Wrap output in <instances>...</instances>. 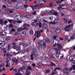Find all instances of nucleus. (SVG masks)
I'll return each mask as SVG.
<instances>
[{
  "label": "nucleus",
  "instance_id": "1",
  "mask_svg": "<svg viewBox=\"0 0 75 75\" xmlns=\"http://www.w3.org/2000/svg\"><path fill=\"white\" fill-rule=\"evenodd\" d=\"M72 69H73L72 67H71L70 69H68L67 68H65L64 69L63 71L65 73L68 74V73H69L70 71H72Z\"/></svg>",
  "mask_w": 75,
  "mask_h": 75
},
{
  "label": "nucleus",
  "instance_id": "2",
  "mask_svg": "<svg viewBox=\"0 0 75 75\" xmlns=\"http://www.w3.org/2000/svg\"><path fill=\"white\" fill-rule=\"evenodd\" d=\"M33 53H32V55H30V57H31L30 60H31V61H33V59H34V57H33V56H35V53H34V51H36V49L35 48H33Z\"/></svg>",
  "mask_w": 75,
  "mask_h": 75
},
{
  "label": "nucleus",
  "instance_id": "3",
  "mask_svg": "<svg viewBox=\"0 0 75 75\" xmlns=\"http://www.w3.org/2000/svg\"><path fill=\"white\" fill-rule=\"evenodd\" d=\"M56 51V57L58 58L59 57V55L61 54V50H58V49H55V50H54Z\"/></svg>",
  "mask_w": 75,
  "mask_h": 75
},
{
  "label": "nucleus",
  "instance_id": "4",
  "mask_svg": "<svg viewBox=\"0 0 75 75\" xmlns=\"http://www.w3.org/2000/svg\"><path fill=\"white\" fill-rule=\"evenodd\" d=\"M57 47L58 48H53V49L54 50H57V49H58L60 51H61L60 50L61 49H62V46L61 44H57Z\"/></svg>",
  "mask_w": 75,
  "mask_h": 75
},
{
  "label": "nucleus",
  "instance_id": "5",
  "mask_svg": "<svg viewBox=\"0 0 75 75\" xmlns=\"http://www.w3.org/2000/svg\"><path fill=\"white\" fill-rule=\"evenodd\" d=\"M41 34V32L40 31H37L35 33V36L37 38H39L40 36V34Z\"/></svg>",
  "mask_w": 75,
  "mask_h": 75
},
{
  "label": "nucleus",
  "instance_id": "6",
  "mask_svg": "<svg viewBox=\"0 0 75 75\" xmlns=\"http://www.w3.org/2000/svg\"><path fill=\"white\" fill-rule=\"evenodd\" d=\"M71 27V25H69L67 26H66L64 30L65 31H69L71 30V28H70Z\"/></svg>",
  "mask_w": 75,
  "mask_h": 75
},
{
  "label": "nucleus",
  "instance_id": "7",
  "mask_svg": "<svg viewBox=\"0 0 75 75\" xmlns=\"http://www.w3.org/2000/svg\"><path fill=\"white\" fill-rule=\"evenodd\" d=\"M26 26H27V23H24L23 25V27L24 28L23 29V30H25V31H27V30H28V28L26 27Z\"/></svg>",
  "mask_w": 75,
  "mask_h": 75
},
{
  "label": "nucleus",
  "instance_id": "8",
  "mask_svg": "<svg viewBox=\"0 0 75 75\" xmlns=\"http://www.w3.org/2000/svg\"><path fill=\"white\" fill-rule=\"evenodd\" d=\"M55 31L57 34L59 33L61 31V29L59 28H56L55 29Z\"/></svg>",
  "mask_w": 75,
  "mask_h": 75
},
{
  "label": "nucleus",
  "instance_id": "9",
  "mask_svg": "<svg viewBox=\"0 0 75 75\" xmlns=\"http://www.w3.org/2000/svg\"><path fill=\"white\" fill-rule=\"evenodd\" d=\"M42 27L43 28L47 29L48 28V25L45 23H43L42 25Z\"/></svg>",
  "mask_w": 75,
  "mask_h": 75
},
{
  "label": "nucleus",
  "instance_id": "10",
  "mask_svg": "<svg viewBox=\"0 0 75 75\" xmlns=\"http://www.w3.org/2000/svg\"><path fill=\"white\" fill-rule=\"evenodd\" d=\"M11 62L12 63H16V64H18V59H12Z\"/></svg>",
  "mask_w": 75,
  "mask_h": 75
},
{
  "label": "nucleus",
  "instance_id": "11",
  "mask_svg": "<svg viewBox=\"0 0 75 75\" xmlns=\"http://www.w3.org/2000/svg\"><path fill=\"white\" fill-rule=\"evenodd\" d=\"M0 45L1 47H3L5 45V42L3 41H0Z\"/></svg>",
  "mask_w": 75,
  "mask_h": 75
},
{
  "label": "nucleus",
  "instance_id": "12",
  "mask_svg": "<svg viewBox=\"0 0 75 75\" xmlns=\"http://www.w3.org/2000/svg\"><path fill=\"white\" fill-rule=\"evenodd\" d=\"M6 64L5 66L6 67H8L9 65H10V63L9 61H6Z\"/></svg>",
  "mask_w": 75,
  "mask_h": 75
},
{
  "label": "nucleus",
  "instance_id": "13",
  "mask_svg": "<svg viewBox=\"0 0 75 75\" xmlns=\"http://www.w3.org/2000/svg\"><path fill=\"white\" fill-rule=\"evenodd\" d=\"M23 30V29H22V28L21 27L19 28L17 30V33H18V34H20V32L21 31H22V30Z\"/></svg>",
  "mask_w": 75,
  "mask_h": 75
},
{
  "label": "nucleus",
  "instance_id": "14",
  "mask_svg": "<svg viewBox=\"0 0 75 75\" xmlns=\"http://www.w3.org/2000/svg\"><path fill=\"white\" fill-rule=\"evenodd\" d=\"M32 69V68H31V66H28L27 68L26 69V72H28V71H30V70H31ZM28 70H29V71Z\"/></svg>",
  "mask_w": 75,
  "mask_h": 75
},
{
  "label": "nucleus",
  "instance_id": "15",
  "mask_svg": "<svg viewBox=\"0 0 75 75\" xmlns=\"http://www.w3.org/2000/svg\"><path fill=\"white\" fill-rule=\"evenodd\" d=\"M20 35L21 37H25V33L23 32L20 34Z\"/></svg>",
  "mask_w": 75,
  "mask_h": 75
},
{
  "label": "nucleus",
  "instance_id": "16",
  "mask_svg": "<svg viewBox=\"0 0 75 75\" xmlns=\"http://www.w3.org/2000/svg\"><path fill=\"white\" fill-rule=\"evenodd\" d=\"M42 5L41 4H40L38 5V4H37L36 5H34V7H41L42 6Z\"/></svg>",
  "mask_w": 75,
  "mask_h": 75
},
{
  "label": "nucleus",
  "instance_id": "17",
  "mask_svg": "<svg viewBox=\"0 0 75 75\" xmlns=\"http://www.w3.org/2000/svg\"><path fill=\"white\" fill-rule=\"evenodd\" d=\"M25 17L27 18L28 19H31V15H25Z\"/></svg>",
  "mask_w": 75,
  "mask_h": 75
},
{
  "label": "nucleus",
  "instance_id": "18",
  "mask_svg": "<svg viewBox=\"0 0 75 75\" xmlns=\"http://www.w3.org/2000/svg\"><path fill=\"white\" fill-rule=\"evenodd\" d=\"M19 3L20 2H18L16 5V8H17V9H18V8H19V7H20V6H19V5H20V4L18 3Z\"/></svg>",
  "mask_w": 75,
  "mask_h": 75
},
{
  "label": "nucleus",
  "instance_id": "19",
  "mask_svg": "<svg viewBox=\"0 0 75 75\" xmlns=\"http://www.w3.org/2000/svg\"><path fill=\"white\" fill-rule=\"evenodd\" d=\"M18 15H16L14 18V19L16 21H17L18 20V19L19 18V17H18Z\"/></svg>",
  "mask_w": 75,
  "mask_h": 75
},
{
  "label": "nucleus",
  "instance_id": "20",
  "mask_svg": "<svg viewBox=\"0 0 75 75\" xmlns=\"http://www.w3.org/2000/svg\"><path fill=\"white\" fill-rule=\"evenodd\" d=\"M23 45L24 47H27L28 46L27 44L26 43H24L23 44Z\"/></svg>",
  "mask_w": 75,
  "mask_h": 75
},
{
  "label": "nucleus",
  "instance_id": "21",
  "mask_svg": "<svg viewBox=\"0 0 75 75\" xmlns=\"http://www.w3.org/2000/svg\"><path fill=\"white\" fill-rule=\"evenodd\" d=\"M4 21H3V19H0V24L1 25H3L4 24Z\"/></svg>",
  "mask_w": 75,
  "mask_h": 75
},
{
  "label": "nucleus",
  "instance_id": "22",
  "mask_svg": "<svg viewBox=\"0 0 75 75\" xmlns=\"http://www.w3.org/2000/svg\"><path fill=\"white\" fill-rule=\"evenodd\" d=\"M6 56H7L8 57H12V55L10 54L9 53H6Z\"/></svg>",
  "mask_w": 75,
  "mask_h": 75
},
{
  "label": "nucleus",
  "instance_id": "23",
  "mask_svg": "<svg viewBox=\"0 0 75 75\" xmlns=\"http://www.w3.org/2000/svg\"><path fill=\"white\" fill-rule=\"evenodd\" d=\"M74 56H72L71 57H70L69 59L71 61L72 60H73V59H74Z\"/></svg>",
  "mask_w": 75,
  "mask_h": 75
},
{
  "label": "nucleus",
  "instance_id": "24",
  "mask_svg": "<svg viewBox=\"0 0 75 75\" xmlns=\"http://www.w3.org/2000/svg\"><path fill=\"white\" fill-rule=\"evenodd\" d=\"M50 65L51 66H54V67H55L56 66V65L54 63H53L52 62H51L50 63Z\"/></svg>",
  "mask_w": 75,
  "mask_h": 75
},
{
  "label": "nucleus",
  "instance_id": "25",
  "mask_svg": "<svg viewBox=\"0 0 75 75\" xmlns=\"http://www.w3.org/2000/svg\"><path fill=\"white\" fill-rule=\"evenodd\" d=\"M45 41L46 42H50V40L48 38H46L45 39Z\"/></svg>",
  "mask_w": 75,
  "mask_h": 75
},
{
  "label": "nucleus",
  "instance_id": "26",
  "mask_svg": "<svg viewBox=\"0 0 75 75\" xmlns=\"http://www.w3.org/2000/svg\"><path fill=\"white\" fill-rule=\"evenodd\" d=\"M62 6L60 5L58 7H57V8L58 10H59V11H61V10H60L59 9H61L62 8Z\"/></svg>",
  "mask_w": 75,
  "mask_h": 75
},
{
  "label": "nucleus",
  "instance_id": "27",
  "mask_svg": "<svg viewBox=\"0 0 75 75\" xmlns=\"http://www.w3.org/2000/svg\"><path fill=\"white\" fill-rule=\"evenodd\" d=\"M30 34L33 35L34 34V32L33 30H31L30 31Z\"/></svg>",
  "mask_w": 75,
  "mask_h": 75
},
{
  "label": "nucleus",
  "instance_id": "28",
  "mask_svg": "<svg viewBox=\"0 0 75 75\" xmlns=\"http://www.w3.org/2000/svg\"><path fill=\"white\" fill-rule=\"evenodd\" d=\"M49 24H56V23L55 22L51 21V22H49Z\"/></svg>",
  "mask_w": 75,
  "mask_h": 75
},
{
  "label": "nucleus",
  "instance_id": "29",
  "mask_svg": "<svg viewBox=\"0 0 75 75\" xmlns=\"http://www.w3.org/2000/svg\"><path fill=\"white\" fill-rule=\"evenodd\" d=\"M23 16L21 15H18V17H19V18H20V19H22L23 18Z\"/></svg>",
  "mask_w": 75,
  "mask_h": 75
},
{
  "label": "nucleus",
  "instance_id": "30",
  "mask_svg": "<svg viewBox=\"0 0 75 75\" xmlns=\"http://www.w3.org/2000/svg\"><path fill=\"white\" fill-rule=\"evenodd\" d=\"M55 12V11L53 10H52L50 12V13L51 14H53Z\"/></svg>",
  "mask_w": 75,
  "mask_h": 75
},
{
  "label": "nucleus",
  "instance_id": "31",
  "mask_svg": "<svg viewBox=\"0 0 75 75\" xmlns=\"http://www.w3.org/2000/svg\"><path fill=\"white\" fill-rule=\"evenodd\" d=\"M12 48H13L14 49H16L17 48V46L15 45H14L12 46Z\"/></svg>",
  "mask_w": 75,
  "mask_h": 75
},
{
  "label": "nucleus",
  "instance_id": "32",
  "mask_svg": "<svg viewBox=\"0 0 75 75\" xmlns=\"http://www.w3.org/2000/svg\"><path fill=\"white\" fill-rule=\"evenodd\" d=\"M25 68V67L24 66H23L22 67V68H21V70L22 71L23 70H24V69Z\"/></svg>",
  "mask_w": 75,
  "mask_h": 75
},
{
  "label": "nucleus",
  "instance_id": "33",
  "mask_svg": "<svg viewBox=\"0 0 75 75\" xmlns=\"http://www.w3.org/2000/svg\"><path fill=\"white\" fill-rule=\"evenodd\" d=\"M9 23H12V19H7Z\"/></svg>",
  "mask_w": 75,
  "mask_h": 75
},
{
  "label": "nucleus",
  "instance_id": "34",
  "mask_svg": "<svg viewBox=\"0 0 75 75\" xmlns=\"http://www.w3.org/2000/svg\"><path fill=\"white\" fill-rule=\"evenodd\" d=\"M25 52H27L28 53H29V49H27L25 50Z\"/></svg>",
  "mask_w": 75,
  "mask_h": 75
},
{
  "label": "nucleus",
  "instance_id": "35",
  "mask_svg": "<svg viewBox=\"0 0 75 75\" xmlns=\"http://www.w3.org/2000/svg\"><path fill=\"white\" fill-rule=\"evenodd\" d=\"M11 31H12L13 32H15L16 31V30L14 29V28H12L11 29Z\"/></svg>",
  "mask_w": 75,
  "mask_h": 75
},
{
  "label": "nucleus",
  "instance_id": "36",
  "mask_svg": "<svg viewBox=\"0 0 75 75\" xmlns=\"http://www.w3.org/2000/svg\"><path fill=\"white\" fill-rule=\"evenodd\" d=\"M50 70H48L46 71L45 72V74H48V73H49L50 72Z\"/></svg>",
  "mask_w": 75,
  "mask_h": 75
},
{
  "label": "nucleus",
  "instance_id": "37",
  "mask_svg": "<svg viewBox=\"0 0 75 75\" xmlns=\"http://www.w3.org/2000/svg\"><path fill=\"white\" fill-rule=\"evenodd\" d=\"M9 27H10V28H13V25L12 24H11L9 25Z\"/></svg>",
  "mask_w": 75,
  "mask_h": 75
},
{
  "label": "nucleus",
  "instance_id": "38",
  "mask_svg": "<svg viewBox=\"0 0 75 75\" xmlns=\"http://www.w3.org/2000/svg\"><path fill=\"white\" fill-rule=\"evenodd\" d=\"M10 39V37H8L7 38H6V41H8V40H9Z\"/></svg>",
  "mask_w": 75,
  "mask_h": 75
},
{
  "label": "nucleus",
  "instance_id": "39",
  "mask_svg": "<svg viewBox=\"0 0 75 75\" xmlns=\"http://www.w3.org/2000/svg\"><path fill=\"white\" fill-rule=\"evenodd\" d=\"M28 72L26 75H29L30 74H31L30 71H28L27 72Z\"/></svg>",
  "mask_w": 75,
  "mask_h": 75
},
{
  "label": "nucleus",
  "instance_id": "40",
  "mask_svg": "<svg viewBox=\"0 0 75 75\" xmlns=\"http://www.w3.org/2000/svg\"><path fill=\"white\" fill-rule=\"evenodd\" d=\"M72 68H73V70H75V65H73L72 66Z\"/></svg>",
  "mask_w": 75,
  "mask_h": 75
},
{
  "label": "nucleus",
  "instance_id": "41",
  "mask_svg": "<svg viewBox=\"0 0 75 75\" xmlns=\"http://www.w3.org/2000/svg\"><path fill=\"white\" fill-rule=\"evenodd\" d=\"M42 26V25L41 24V23H40L39 24V27L40 28H41Z\"/></svg>",
  "mask_w": 75,
  "mask_h": 75
},
{
  "label": "nucleus",
  "instance_id": "42",
  "mask_svg": "<svg viewBox=\"0 0 75 75\" xmlns=\"http://www.w3.org/2000/svg\"><path fill=\"white\" fill-rule=\"evenodd\" d=\"M15 75H22V74H21V73H16L15 74Z\"/></svg>",
  "mask_w": 75,
  "mask_h": 75
},
{
  "label": "nucleus",
  "instance_id": "43",
  "mask_svg": "<svg viewBox=\"0 0 75 75\" xmlns=\"http://www.w3.org/2000/svg\"><path fill=\"white\" fill-rule=\"evenodd\" d=\"M1 50H2V51H4L6 50V49L4 47L2 48H1Z\"/></svg>",
  "mask_w": 75,
  "mask_h": 75
},
{
  "label": "nucleus",
  "instance_id": "44",
  "mask_svg": "<svg viewBox=\"0 0 75 75\" xmlns=\"http://www.w3.org/2000/svg\"><path fill=\"white\" fill-rule=\"evenodd\" d=\"M18 23H22V21H17Z\"/></svg>",
  "mask_w": 75,
  "mask_h": 75
},
{
  "label": "nucleus",
  "instance_id": "45",
  "mask_svg": "<svg viewBox=\"0 0 75 75\" xmlns=\"http://www.w3.org/2000/svg\"><path fill=\"white\" fill-rule=\"evenodd\" d=\"M4 24H6L8 23V21H7V20L5 21H4Z\"/></svg>",
  "mask_w": 75,
  "mask_h": 75
},
{
  "label": "nucleus",
  "instance_id": "46",
  "mask_svg": "<svg viewBox=\"0 0 75 75\" xmlns=\"http://www.w3.org/2000/svg\"><path fill=\"white\" fill-rule=\"evenodd\" d=\"M39 45L42 47V43L41 42H38Z\"/></svg>",
  "mask_w": 75,
  "mask_h": 75
},
{
  "label": "nucleus",
  "instance_id": "47",
  "mask_svg": "<svg viewBox=\"0 0 75 75\" xmlns=\"http://www.w3.org/2000/svg\"><path fill=\"white\" fill-rule=\"evenodd\" d=\"M23 8L22 6H19L18 9H20V10H21V9H23Z\"/></svg>",
  "mask_w": 75,
  "mask_h": 75
},
{
  "label": "nucleus",
  "instance_id": "48",
  "mask_svg": "<svg viewBox=\"0 0 75 75\" xmlns=\"http://www.w3.org/2000/svg\"><path fill=\"white\" fill-rule=\"evenodd\" d=\"M75 38V37L74 36H71V40H74Z\"/></svg>",
  "mask_w": 75,
  "mask_h": 75
},
{
  "label": "nucleus",
  "instance_id": "49",
  "mask_svg": "<svg viewBox=\"0 0 75 75\" xmlns=\"http://www.w3.org/2000/svg\"><path fill=\"white\" fill-rule=\"evenodd\" d=\"M6 59L7 60V61H9L11 60V59L10 58H8Z\"/></svg>",
  "mask_w": 75,
  "mask_h": 75
},
{
  "label": "nucleus",
  "instance_id": "50",
  "mask_svg": "<svg viewBox=\"0 0 75 75\" xmlns=\"http://www.w3.org/2000/svg\"><path fill=\"white\" fill-rule=\"evenodd\" d=\"M0 35H2V36H4V35L3 34L2 32L0 33Z\"/></svg>",
  "mask_w": 75,
  "mask_h": 75
},
{
  "label": "nucleus",
  "instance_id": "51",
  "mask_svg": "<svg viewBox=\"0 0 75 75\" xmlns=\"http://www.w3.org/2000/svg\"><path fill=\"white\" fill-rule=\"evenodd\" d=\"M68 36H66L65 38V41H67V40H68Z\"/></svg>",
  "mask_w": 75,
  "mask_h": 75
},
{
  "label": "nucleus",
  "instance_id": "52",
  "mask_svg": "<svg viewBox=\"0 0 75 75\" xmlns=\"http://www.w3.org/2000/svg\"><path fill=\"white\" fill-rule=\"evenodd\" d=\"M54 15L55 16H57L58 15V14H57V13L56 12H54Z\"/></svg>",
  "mask_w": 75,
  "mask_h": 75
},
{
  "label": "nucleus",
  "instance_id": "53",
  "mask_svg": "<svg viewBox=\"0 0 75 75\" xmlns=\"http://www.w3.org/2000/svg\"><path fill=\"white\" fill-rule=\"evenodd\" d=\"M24 6L25 8H27V6H28V5L27 4L24 5Z\"/></svg>",
  "mask_w": 75,
  "mask_h": 75
},
{
  "label": "nucleus",
  "instance_id": "54",
  "mask_svg": "<svg viewBox=\"0 0 75 75\" xmlns=\"http://www.w3.org/2000/svg\"><path fill=\"white\" fill-rule=\"evenodd\" d=\"M49 4L50 7H52V3H50Z\"/></svg>",
  "mask_w": 75,
  "mask_h": 75
},
{
  "label": "nucleus",
  "instance_id": "55",
  "mask_svg": "<svg viewBox=\"0 0 75 75\" xmlns=\"http://www.w3.org/2000/svg\"><path fill=\"white\" fill-rule=\"evenodd\" d=\"M9 9H6L5 11H6V12H7V11H9Z\"/></svg>",
  "mask_w": 75,
  "mask_h": 75
},
{
  "label": "nucleus",
  "instance_id": "56",
  "mask_svg": "<svg viewBox=\"0 0 75 75\" xmlns=\"http://www.w3.org/2000/svg\"><path fill=\"white\" fill-rule=\"evenodd\" d=\"M41 14L42 15H44V14H45V13H44V12H43V11H42L41 12Z\"/></svg>",
  "mask_w": 75,
  "mask_h": 75
},
{
  "label": "nucleus",
  "instance_id": "57",
  "mask_svg": "<svg viewBox=\"0 0 75 75\" xmlns=\"http://www.w3.org/2000/svg\"><path fill=\"white\" fill-rule=\"evenodd\" d=\"M53 38L54 40H55L57 38V36H54L53 37Z\"/></svg>",
  "mask_w": 75,
  "mask_h": 75
},
{
  "label": "nucleus",
  "instance_id": "58",
  "mask_svg": "<svg viewBox=\"0 0 75 75\" xmlns=\"http://www.w3.org/2000/svg\"><path fill=\"white\" fill-rule=\"evenodd\" d=\"M12 22L14 23H16V21H15L13 20H12Z\"/></svg>",
  "mask_w": 75,
  "mask_h": 75
},
{
  "label": "nucleus",
  "instance_id": "59",
  "mask_svg": "<svg viewBox=\"0 0 75 75\" xmlns=\"http://www.w3.org/2000/svg\"><path fill=\"white\" fill-rule=\"evenodd\" d=\"M10 13H13V11L11 10H10L9 11Z\"/></svg>",
  "mask_w": 75,
  "mask_h": 75
},
{
  "label": "nucleus",
  "instance_id": "60",
  "mask_svg": "<svg viewBox=\"0 0 75 75\" xmlns=\"http://www.w3.org/2000/svg\"><path fill=\"white\" fill-rule=\"evenodd\" d=\"M14 69V67H12V68H11L9 69L10 71H12L13 69Z\"/></svg>",
  "mask_w": 75,
  "mask_h": 75
},
{
  "label": "nucleus",
  "instance_id": "61",
  "mask_svg": "<svg viewBox=\"0 0 75 75\" xmlns=\"http://www.w3.org/2000/svg\"><path fill=\"white\" fill-rule=\"evenodd\" d=\"M19 45H23V43L22 42H20L19 43Z\"/></svg>",
  "mask_w": 75,
  "mask_h": 75
},
{
  "label": "nucleus",
  "instance_id": "62",
  "mask_svg": "<svg viewBox=\"0 0 75 75\" xmlns=\"http://www.w3.org/2000/svg\"><path fill=\"white\" fill-rule=\"evenodd\" d=\"M13 2H17V0H12Z\"/></svg>",
  "mask_w": 75,
  "mask_h": 75
},
{
  "label": "nucleus",
  "instance_id": "63",
  "mask_svg": "<svg viewBox=\"0 0 75 75\" xmlns=\"http://www.w3.org/2000/svg\"><path fill=\"white\" fill-rule=\"evenodd\" d=\"M50 58H51V59H54V57L53 56H50Z\"/></svg>",
  "mask_w": 75,
  "mask_h": 75
},
{
  "label": "nucleus",
  "instance_id": "64",
  "mask_svg": "<svg viewBox=\"0 0 75 75\" xmlns=\"http://www.w3.org/2000/svg\"><path fill=\"white\" fill-rule=\"evenodd\" d=\"M33 21H34L35 23H37L38 21L37 20L35 19H34Z\"/></svg>",
  "mask_w": 75,
  "mask_h": 75
}]
</instances>
